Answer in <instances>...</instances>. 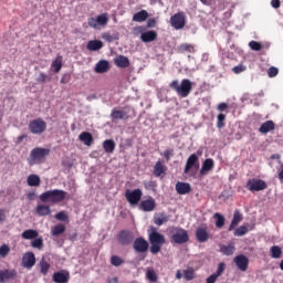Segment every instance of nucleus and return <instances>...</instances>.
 <instances>
[{"label": "nucleus", "mask_w": 283, "mask_h": 283, "mask_svg": "<svg viewBox=\"0 0 283 283\" xmlns=\"http://www.w3.org/2000/svg\"><path fill=\"white\" fill-rule=\"evenodd\" d=\"M148 241L150 242L149 251L153 255H158L163 245L167 242L165 235L158 232V228L156 227H150L148 230Z\"/></svg>", "instance_id": "1"}, {"label": "nucleus", "mask_w": 283, "mask_h": 283, "mask_svg": "<svg viewBox=\"0 0 283 283\" xmlns=\"http://www.w3.org/2000/svg\"><path fill=\"white\" fill-rule=\"evenodd\" d=\"M169 87L181 98H187V96L191 94V90H193V83L189 78H184L181 83H179L178 80H175L169 84Z\"/></svg>", "instance_id": "2"}, {"label": "nucleus", "mask_w": 283, "mask_h": 283, "mask_svg": "<svg viewBox=\"0 0 283 283\" xmlns=\"http://www.w3.org/2000/svg\"><path fill=\"white\" fill-rule=\"evenodd\" d=\"M67 192L60 189L44 191L40 195L41 202H50L51 205H59V202H63Z\"/></svg>", "instance_id": "3"}, {"label": "nucleus", "mask_w": 283, "mask_h": 283, "mask_svg": "<svg viewBox=\"0 0 283 283\" xmlns=\"http://www.w3.org/2000/svg\"><path fill=\"white\" fill-rule=\"evenodd\" d=\"M45 156H50V149L36 147L30 153V165H41L45 160Z\"/></svg>", "instance_id": "4"}, {"label": "nucleus", "mask_w": 283, "mask_h": 283, "mask_svg": "<svg viewBox=\"0 0 283 283\" xmlns=\"http://www.w3.org/2000/svg\"><path fill=\"white\" fill-rule=\"evenodd\" d=\"M45 129H48V123H45V120H43L41 117L29 123V132H31V134L41 135L45 132Z\"/></svg>", "instance_id": "5"}, {"label": "nucleus", "mask_w": 283, "mask_h": 283, "mask_svg": "<svg viewBox=\"0 0 283 283\" xmlns=\"http://www.w3.org/2000/svg\"><path fill=\"white\" fill-rule=\"evenodd\" d=\"M145 30L144 27H136L134 29V34H140V40L143 41V43H151L154 41H156V39H158V32L156 31H146L143 32Z\"/></svg>", "instance_id": "6"}, {"label": "nucleus", "mask_w": 283, "mask_h": 283, "mask_svg": "<svg viewBox=\"0 0 283 283\" xmlns=\"http://www.w3.org/2000/svg\"><path fill=\"white\" fill-rule=\"evenodd\" d=\"M171 242L175 244H187L189 242V232L182 228H177L171 235Z\"/></svg>", "instance_id": "7"}, {"label": "nucleus", "mask_w": 283, "mask_h": 283, "mask_svg": "<svg viewBox=\"0 0 283 283\" xmlns=\"http://www.w3.org/2000/svg\"><path fill=\"white\" fill-rule=\"evenodd\" d=\"M125 198L128 203H130L132 207H136L140 200H143V190L140 188H137L135 190H126Z\"/></svg>", "instance_id": "8"}, {"label": "nucleus", "mask_w": 283, "mask_h": 283, "mask_svg": "<svg viewBox=\"0 0 283 283\" xmlns=\"http://www.w3.org/2000/svg\"><path fill=\"white\" fill-rule=\"evenodd\" d=\"M170 25L175 30H182V28L187 25V17L185 15V12L180 11L170 17Z\"/></svg>", "instance_id": "9"}, {"label": "nucleus", "mask_w": 283, "mask_h": 283, "mask_svg": "<svg viewBox=\"0 0 283 283\" xmlns=\"http://www.w3.org/2000/svg\"><path fill=\"white\" fill-rule=\"evenodd\" d=\"M109 22V18L106 13L97 15V18H88L90 28H94V30L98 29V25L105 27Z\"/></svg>", "instance_id": "10"}, {"label": "nucleus", "mask_w": 283, "mask_h": 283, "mask_svg": "<svg viewBox=\"0 0 283 283\" xmlns=\"http://www.w3.org/2000/svg\"><path fill=\"white\" fill-rule=\"evenodd\" d=\"M247 189L249 191H264V189H266L268 185L266 181L262 180V179H250L247 182Z\"/></svg>", "instance_id": "11"}, {"label": "nucleus", "mask_w": 283, "mask_h": 283, "mask_svg": "<svg viewBox=\"0 0 283 283\" xmlns=\"http://www.w3.org/2000/svg\"><path fill=\"white\" fill-rule=\"evenodd\" d=\"M133 249L136 253H147L149 251V242L143 237H138L133 242Z\"/></svg>", "instance_id": "12"}, {"label": "nucleus", "mask_w": 283, "mask_h": 283, "mask_svg": "<svg viewBox=\"0 0 283 283\" xmlns=\"http://www.w3.org/2000/svg\"><path fill=\"white\" fill-rule=\"evenodd\" d=\"M117 242H119L122 247H129V244L134 242V233L129 230H122L117 235Z\"/></svg>", "instance_id": "13"}, {"label": "nucleus", "mask_w": 283, "mask_h": 283, "mask_svg": "<svg viewBox=\"0 0 283 283\" xmlns=\"http://www.w3.org/2000/svg\"><path fill=\"white\" fill-rule=\"evenodd\" d=\"M199 168H200V163L198 159V155L192 154L188 157V159L186 161L184 172L189 174V171H191V169H199Z\"/></svg>", "instance_id": "14"}, {"label": "nucleus", "mask_w": 283, "mask_h": 283, "mask_svg": "<svg viewBox=\"0 0 283 283\" xmlns=\"http://www.w3.org/2000/svg\"><path fill=\"white\" fill-rule=\"evenodd\" d=\"M235 266L243 273L249 270V258L244 254H239L233 259Z\"/></svg>", "instance_id": "15"}, {"label": "nucleus", "mask_w": 283, "mask_h": 283, "mask_svg": "<svg viewBox=\"0 0 283 283\" xmlns=\"http://www.w3.org/2000/svg\"><path fill=\"white\" fill-rule=\"evenodd\" d=\"M36 264V256L34 255L33 252H27L22 256V266L24 269H32Z\"/></svg>", "instance_id": "16"}, {"label": "nucleus", "mask_w": 283, "mask_h": 283, "mask_svg": "<svg viewBox=\"0 0 283 283\" xmlns=\"http://www.w3.org/2000/svg\"><path fill=\"white\" fill-rule=\"evenodd\" d=\"M111 119H112V123H118V120H128L129 114H127V112L125 111L114 108L111 112Z\"/></svg>", "instance_id": "17"}, {"label": "nucleus", "mask_w": 283, "mask_h": 283, "mask_svg": "<svg viewBox=\"0 0 283 283\" xmlns=\"http://www.w3.org/2000/svg\"><path fill=\"white\" fill-rule=\"evenodd\" d=\"M139 209L145 212H151L156 209V199L148 198L146 200H143L139 205Z\"/></svg>", "instance_id": "18"}, {"label": "nucleus", "mask_w": 283, "mask_h": 283, "mask_svg": "<svg viewBox=\"0 0 283 283\" xmlns=\"http://www.w3.org/2000/svg\"><path fill=\"white\" fill-rule=\"evenodd\" d=\"M197 242H200L201 244L205 242H208L211 235L207 231V228H198L195 232Z\"/></svg>", "instance_id": "19"}, {"label": "nucleus", "mask_w": 283, "mask_h": 283, "mask_svg": "<svg viewBox=\"0 0 283 283\" xmlns=\"http://www.w3.org/2000/svg\"><path fill=\"white\" fill-rule=\"evenodd\" d=\"M52 280L55 283H67L70 282V272H66L63 270L59 272H54Z\"/></svg>", "instance_id": "20"}, {"label": "nucleus", "mask_w": 283, "mask_h": 283, "mask_svg": "<svg viewBox=\"0 0 283 283\" xmlns=\"http://www.w3.org/2000/svg\"><path fill=\"white\" fill-rule=\"evenodd\" d=\"M17 277V270H0V283H6Z\"/></svg>", "instance_id": "21"}, {"label": "nucleus", "mask_w": 283, "mask_h": 283, "mask_svg": "<svg viewBox=\"0 0 283 283\" xmlns=\"http://www.w3.org/2000/svg\"><path fill=\"white\" fill-rule=\"evenodd\" d=\"M176 191L179 193V196H187V193H191V185L178 181L176 184Z\"/></svg>", "instance_id": "22"}, {"label": "nucleus", "mask_w": 283, "mask_h": 283, "mask_svg": "<svg viewBox=\"0 0 283 283\" xmlns=\"http://www.w3.org/2000/svg\"><path fill=\"white\" fill-rule=\"evenodd\" d=\"M214 165L216 164L212 158H207L201 166L200 176H207V174L213 169Z\"/></svg>", "instance_id": "23"}, {"label": "nucleus", "mask_w": 283, "mask_h": 283, "mask_svg": "<svg viewBox=\"0 0 283 283\" xmlns=\"http://www.w3.org/2000/svg\"><path fill=\"white\" fill-rule=\"evenodd\" d=\"M275 129V123L273 120H266L264 122L260 128V134H269V132H273Z\"/></svg>", "instance_id": "24"}, {"label": "nucleus", "mask_w": 283, "mask_h": 283, "mask_svg": "<svg viewBox=\"0 0 283 283\" xmlns=\"http://www.w3.org/2000/svg\"><path fill=\"white\" fill-rule=\"evenodd\" d=\"M240 222H242V213H240V210H235L228 231H233V229H235Z\"/></svg>", "instance_id": "25"}, {"label": "nucleus", "mask_w": 283, "mask_h": 283, "mask_svg": "<svg viewBox=\"0 0 283 283\" xmlns=\"http://www.w3.org/2000/svg\"><path fill=\"white\" fill-rule=\"evenodd\" d=\"M147 19H149V12H147V10H142L133 15L135 23H143L147 21Z\"/></svg>", "instance_id": "26"}, {"label": "nucleus", "mask_w": 283, "mask_h": 283, "mask_svg": "<svg viewBox=\"0 0 283 283\" xmlns=\"http://www.w3.org/2000/svg\"><path fill=\"white\" fill-rule=\"evenodd\" d=\"M78 139L84 143L87 147L92 146V143H94V137L92 136L91 133L83 132L80 134Z\"/></svg>", "instance_id": "27"}, {"label": "nucleus", "mask_w": 283, "mask_h": 283, "mask_svg": "<svg viewBox=\"0 0 283 283\" xmlns=\"http://www.w3.org/2000/svg\"><path fill=\"white\" fill-rule=\"evenodd\" d=\"M103 149L106 154H114V150L116 149V142H114V139L104 140Z\"/></svg>", "instance_id": "28"}, {"label": "nucleus", "mask_w": 283, "mask_h": 283, "mask_svg": "<svg viewBox=\"0 0 283 283\" xmlns=\"http://www.w3.org/2000/svg\"><path fill=\"white\" fill-rule=\"evenodd\" d=\"M114 63L117 67L125 69L129 65V59L125 55H118L114 59Z\"/></svg>", "instance_id": "29"}, {"label": "nucleus", "mask_w": 283, "mask_h": 283, "mask_svg": "<svg viewBox=\"0 0 283 283\" xmlns=\"http://www.w3.org/2000/svg\"><path fill=\"white\" fill-rule=\"evenodd\" d=\"M166 222H169V216L165 214V212H161L154 217V224H156L157 227H163V224H165Z\"/></svg>", "instance_id": "30"}, {"label": "nucleus", "mask_w": 283, "mask_h": 283, "mask_svg": "<svg viewBox=\"0 0 283 283\" xmlns=\"http://www.w3.org/2000/svg\"><path fill=\"white\" fill-rule=\"evenodd\" d=\"M107 70H109V62H107L105 60L99 61L95 66V72L97 74H105V72H107Z\"/></svg>", "instance_id": "31"}, {"label": "nucleus", "mask_w": 283, "mask_h": 283, "mask_svg": "<svg viewBox=\"0 0 283 283\" xmlns=\"http://www.w3.org/2000/svg\"><path fill=\"white\" fill-rule=\"evenodd\" d=\"M51 67L55 74H59L63 67V56L57 55L56 59L52 62Z\"/></svg>", "instance_id": "32"}, {"label": "nucleus", "mask_w": 283, "mask_h": 283, "mask_svg": "<svg viewBox=\"0 0 283 283\" xmlns=\"http://www.w3.org/2000/svg\"><path fill=\"white\" fill-rule=\"evenodd\" d=\"M103 48V41L101 40H91L87 43V50H90L91 52H96L98 50H101Z\"/></svg>", "instance_id": "33"}, {"label": "nucleus", "mask_w": 283, "mask_h": 283, "mask_svg": "<svg viewBox=\"0 0 283 283\" xmlns=\"http://www.w3.org/2000/svg\"><path fill=\"white\" fill-rule=\"evenodd\" d=\"M27 182L29 187H40L41 177H39V175H29L27 178Z\"/></svg>", "instance_id": "34"}, {"label": "nucleus", "mask_w": 283, "mask_h": 283, "mask_svg": "<svg viewBox=\"0 0 283 283\" xmlns=\"http://www.w3.org/2000/svg\"><path fill=\"white\" fill-rule=\"evenodd\" d=\"M165 171H167V168L163 165V161H157L154 167V176H156V178H160Z\"/></svg>", "instance_id": "35"}, {"label": "nucleus", "mask_w": 283, "mask_h": 283, "mask_svg": "<svg viewBox=\"0 0 283 283\" xmlns=\"http://www.w3.org/2000/svg\"><path fill=\"white\" fill-rule=\"evenodd\" d=\"M22 238H23V240H34V239L39 238V231L32 230V229L24 230L22 232Z\"/></svg>", "instance_id": "36"}, {"label": "nucleus", "mask_w": 283, "mask_h": 283, "mask_svg": "<svg viewBox=\"0 0 283 283\" xmlns=\"http://www.w3.org/2000/svg\"><path fill=\"white\" fill-rule=\"evenodd\" d=\"M270 255L273 260H280L282 258V248L280 245H273L270 248Z\"/></svg>", "instance_id": "37"}, {"label": "nucleus", "mask_w": 283, "mask_h": 283, "mask_svg": "<svg viewBox=\"0 0 283 283\" xmlns=\"http://www.w3.org/2000/svg\"><path fill=\"white\" fill-rule=\"evenodd\" d=\"M35 211H36L38 216H50V213H52L50 206H45V205L36 206Z\"/></svg>", "instance_id": "38"}, {"label": "nucleus", "mask_w": 283, "mask_h": 283, "mask_svg": "<svg viewBox=\"0 0 283 283\" xmlns=\"http://www.w3.org/2000/svg\"><path fill=\"white\" fill-rule=\"evenodd\" d=\"M65 233V224L59 223L51 229V234L54 237L63 235Z\"/></svg>", "instance_id": "39"}, {"label": "nucleus", "mask_w": 283, "mask_h": 283, "mask_svg": "<svg viewBox=\"0 0 283 283\" xmlns=\"http://www.w3.org/2000/svg\"><path fill=\"white\" fill-rule=\"evenodd\" d=\"M50 262H48L45 258H42L40 261V273H42V275H48V273H50Z\"/></svg>", "instance_id": "40"}, {"label": "nucleus", "mask_w": 283, "mask_h": 283, "mask_svg": "<svg viewBox=\"0 0 283 283\" xmlns=\"http://www.w3.org/2000/svg\"><path fill=\"white\" fill-rule=\"evenodd\" d=\"M184 277L186 282H191L196 277V270L193 268H188L187 270H184Z\"/></svg>", "instance_id": "41"}, {"label": "nucleus", "mask_w": 283, "mask_h": 283, "mask_svg": "<svg viewBox=\"0 0 283 283\" xmlns=\"http://www.w3.org/2000/svg\"><path fill=\"white\" fill-rule=\"evenodd\" d=\"M220 251L221 253H223V255H233V252L235 251V245L233 244L221 245Z\"/></svg>", "instance_id": "42"}, {"label": "nucleus", "mask_w": 283, "mask_h": 283, "mask_svg": "<svg viewBox=\"0 0 283 283\" xmlns=\"http://www.w3.org/2000/svg\"><path fill=\"white\" fill-rule=\"evenodd\" d=\"M249 233V228L247 226H240L234 230V235L237 238H242V235H247Z\"/></svg>", "instance_id": "43"}, {"label": "nucleus", "mask_w": 283, "mask_h": 283, "mask_svg": "<svg viewBox=\"0 0 283 283\" xmlns=\"http://www.w3.org/2000/svg\"><path fill=\"white\" fill-rule=\"evenodd\" d=\"M214 218H216V227L217 229H222V227H224V216L220 214L219 212L214 213Z\"/></svg>", "instance_id": "44"}, {"label": "nucleus", "mask_w": 283, "mask_h": 283, "mask_svg": "<svg viewBox=\"0 0 283 283\" xmlns=\"http://www.w3.org/2000/svg\"><path fill=\"white\" fill-rule=\"evenodd\" d=\"M178 50L181 53H185V52H190V53L196 52V49L193 48V45L188 44V43L180 44Z\"/></svg>", "instance_id": "45"}, {"label": "nucleus", "mask_w": 283, "mask_h": 283, "mask_svg": "<svg viewBox=\"0 0 283 283\" xmlns=\"http://www.w3.org/2000/svg\"><path fill=\"white\" fill-rule=\"evenodd\" d=\"M249 48L251 50H253V52H260L263 48L262 43L255 41V40H252L249 42Z\"/></svg>", "instance_id": "46"}, {"label": "nucleus", "mask_w": 283, "mask_h": 283, "mask_svg": "<svg viewBox=\"0 0 283 283\" xmlns=\"http://www.w3.org/2000/svg\"><path fill=\"white\" fill-rule=\"evenodd\" d=\"M224 120H227V115L220 113L217 117V127L218 129H222L224 127Z\"/></svg>", "instance_id": "47"}, {"label": "nucleus", "mask_w": 283, "mask_h": 283, "mask_svg": "<svg viewBox=\"0 0 283 283\" xmlns=\"http://www.w3.org/2000/svg\"><path fill=\"white\" fill-rule=\"evenodd\" d=\"M31 247L41 251L43 249V238L40 237L31 241Z\"/></svg>", "instance_id": "48"}, {"label": "nucleus", "mask_w": 283, "mask_h": 283, "mask_svg": "<svg viewBox=\"0 0 283 283\" xmlns=\"http://www.w3.org/2000/svg\"><path fill=\"white\" fill-rule=\"evenodd\" d=\"M146 277L149 282H158V275H156L154 270H148L146 272Z\"/></svg>", "instance_id": "49"}, {"label": "nucleus", "mask_w": 283, "mask_h": 283, "mask_svg": "<svg viewBox=\"0 0 283 283\" xmlns=\"http://www.w3.org/2000/svg\"><path fill=\"white\" fill-rule=\"evenodd\" d=\"M124 262L125 261L120 256H118V255H113L111 258V264L113 266H120V264H123Z\"/></svg>", "instance_id": "50"}, {"label": "nucleus", "mask_w": 283, "mask_h": 283, "mask_svg": "<svg viewBox=\"0 0 283 283\" xmlns=\"http://www.w3.org/2000/svg\"><path fill=\"white\" fill-rule=\"evenodd\" d=\"M10 253V245L2 244L0 247V258H7V255Z\"/></svg>", "instance_id": "51"}, {"label": "nucleus", "mask_w": 283, "mask_h": 283, "mask_svg": "<svg viewBox=\"0 0 283 283\" xmlns=\"http://www.w3.org/2000/svg\"><path fill=\"white\" fill-rule=\"evenodd\" d=\"M224 269H227V264L224 262L219 263L217 271L214 272V275L220 277V275H222V273H224Z\"/></svg>", "instance_id": "52"}, {"label": "nucleus", "mask_w": 283, "mask_h": 283, "mask_svg": "<svg viewBox=\"0 0 283 283\" xmlns=\"http://www.w3.org/2000/svg\"><path fill=\"white\" fill-rule=\"evenodd\" d=\"M280 74V70H277V67L275 66H271L269 70H268V76L270 78H275V76Z\"/></svg>", "instance_id": "53"}, {"label": "nucleus", "mask_w": 283, "mask_h": 283, "mask_svg": "<svg viewBox=\"0 0 283 283\" xmlns=\"http://www.w3.org/2000/svg\"><path fill=\"white\" fill-rule=\"evenodd\" d=\"M232 72L234 74H242V72H247V67L243 64H239V65L232 67Z\"/></svg>", "instance_id": "54"}, {"label": "nucleus", "mask_w": 283, "mask_h": 283, "mask_svg": "<svg viewBox=\"0 0 283 283\" xmlns=\"http://www.w3.org/2000/svg\"><path fill=\"white\" fill-rule=\"evenodd\" d=\"M144 187L147 190H154L156 189L157 185H156V181L149 180L144 182Z\"/></svg>", "instance_id": "55"}, {"label": "nucleus", "mask_w": 283, "mask_h": 283, "mask_svg": "<svg viewBox=\"0 0 283 283\" xmlns=\"http://www.w3.org/2000/svg\"><path fill=\"white\" fill-rule=\"evenodd\" d=\"M55 219L60 220L61 222H67V216L64 211L57 212L55 214Z\"/></svg>", "instance_id": "56"}, {"label": "nucleus", "mask_w": 283, "mask_h": 283, "mask_svg": "<svg viewBox=\"0 0 283 283\" xmlns=\"http://www.w3.org/2000/svg\"><path fill=\"white\" fill-rule=\"evenodd\" d=\"M72 81V75L70 73H65L62 75L61 83L62 85H67Z\"/></svg>", "instance_id": "57"}, {"label": "nucleus", "mask_w": 283, "mask_h": 283, "mask_svg": "<svg viewBox=\"0 0 283 283\" xmlns=\"http://www.w3.org/2000/svg\"><path fill=\"white\" fill-rule=\"evenodd\" d=\"M38 83H48L50 78L48 77V74L40 73L39 77L36 78Z\"/></svg>", "instance_id": "58"}, {"label": "nucleus", "mask_w": 283, "mask_h": 283, "mask_svg": "<svg viewBox=\"0 0 283 283\" xmlns=\"http://www.w3.org/2000/svg\"><path fill=\"white\" fill-rule=\"evenodd\" d=\"M163 156L167 161L171 160V156H174V149H166Z\"/></svg>", "instance_id": "59"}, {"label": "nucleus", "mask_w": 283, "mask_h": 283, "mask_svg": "<svg viewBox=\"0 0 283 283\" xmlns=\"http://www.w3.org/2000/svg\"><path fill=\"white\" fill-rule=\"evenodd\" d=\"M218 275L212 273L210 276L207 277L206 283H216L218 282Z\"/></svg>", "instance_id": "60"}, {"label": "nucleus", "mask_w": 283, "mask_h": 283, "mask_svg": "<svg viewBox=\"0 0 283 283\" xmlns=\"http://www.w3.org/2000/svg\"><path fill=\"white\" fill-rule=\"evenodd\" d=\"M157 21L155 20V18H150L147 21V28H156Z\"/></svg>", "instance_id": "61"}, {"label": "nucleus", "mask_w": 283, "mask_h": 283, "mask_svg": "<svg viewBox=\"0 0 283 283\" xmlns=\"http://www.w3.org/2000/svg\"><path fill=\"white\" fill-rule=\"evenodd\" d=\"M226 109H229V104H227V103H220V104L218 105V111H219V112H224Z\"/></svg>", "instance_id": "62"}, {"label": "nucleus", "mask_w": 283, "mask_h": 283, "mask_svg": "<svg viewBox=\"0 0 283 283\" xmlns=\"http://www.w3.org/2000/svg\"><path fill=\"white\" fill-rule=\"evenodd\" d=\"M277 178H279L281 185H283V165L281 166L280 170L277 171Z\"/></svg>", "instance_id": "63"}, {"label": "nucleus", "mask_w": 283, "mask_h": 283, "mask_svg": "<svg viewBox=\"0 0 283 283\" xmlns=\"http://www.w3.org/2000/svg\"><path fill=\"white\" fill-rule=\"evenodd\" d=\"M271 6H272V8L277 9V8H280L281 2H280V0H271Z\"/></svg>", "instance_id": "64"}]
</instances>
